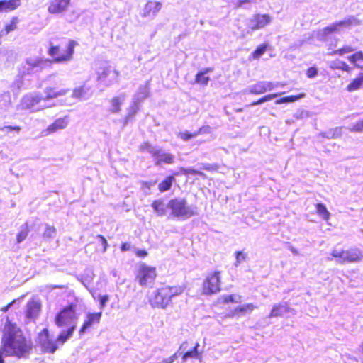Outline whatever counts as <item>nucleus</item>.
<instances>
[{"label":"nucleus","mask_w":363,"mask_h":363,"mask_svg":"<svg viewBox=\"0 0 363 363\" xmlns=\"http://www.w3.org/2000/svg\"><path fill=\"white\" fill-rule=\"evenodd\" d=\"M1 344L6 357H26L33 350L31 339L27 338L23 330L9 319L6 320Z\"/></svg>","instance_id":"nucleus-1"},{"label":"nucleus","mask_w":363,"mask_h":363,"mask_svg":"<svg viewBox=\"0 0 363 363\" xmlns=\"http://www.w3.org/2000/svg\"><path fill=\"white\" fill-rule=\"evenodd\" d=\"M75 331V325L69 326L65 330L61 331L55 340L50 338L49 330L47 328H43L38 334L39 345L43 352L53 354L58 349V345H64Z\"/></svg>","instance_id":"nucleus-2"},{"label":"nucleus","mask_w":363,"mask_h":363,"mask_svg":"<svg viewBox=\"0 0 363 363\" xmlns=\"http://www.w3.org/2000/svg\"><path fill=\"white\" fill-rule=\"evenodd\" d=\"M184 291L182 286H163L158 288L150 297L152 307L166 308L172 303V298L181 295Z\"/></svg>","instance_id":"nucleus-3"},{"label":"nucleus","mask_w":363,"mask_h":363,"mask_svg":"<svg viewBox=\"0 0 363 363\" xmlns=\"http://www.w3.org/2000/svg\"><path fill=\"white\" fill-rule=\"evenodd\" d=\"M77 44L73 40H69L64 46L51 44L48 49V54L51 57V64L65 63L72 60Z\"/></svg>","instance_id":"nucleus-4"},{"label":"nucleus","mask_w":363,"mask_h":363,"mask_svg":"<svg viewBox=\"0 0 363 363\" xmlns=\"http://www.w3.org/2000/svg\"><path fill=\"white\" fill-rule=\"evenodd\" d=\"M77 311V304L74 303H69L60 308L54 317V323L56 326L58 328H68L72 325H74L76 329L77 320L78 319Z\"/></svg>","instance_id":"nucleus-5"},{"label":"nucleus","mask_w":363,"mask_h":363,"mask_svg":"<svg viewBox=\"0 0 363 363\" xmlns=\"http://www.w3.org/2000/svg\"><path fill=\"white\" fill-rule=\"evenodd\" d=\"M157 277V268L145 262L140 263L135 274V280L140 286L146 287L154 284Z\"/></svg>","instance_id":"nucleus-6"},{"label":"nucleus","mask_w":363,"mask_h":363,"mask_svg":"<svg viewBox=\"0 0 363 363\" xmlns=\"http://www.w3.org/2000/svg\"><path fill=\"white\" fill-rule=\"evenodd\" d=\"M331 255L340 263H357L363 259V252L358 247H351L347 250L334 248L331 252Z\"/></svg>","instance_id":"nucleus-7"},{"label":"nucleus","mask_w":363,"mask_h":363,"mask_svg":"<svg viewBox=\"0 0 363 363\" xmlns=\"http://www.w3.org/2000/svg\"><path fill=\"white\" fill-rule=\"evenodd\" d=\"M51 66V61L47 58H28L25 64L22 65L18 69V77L23 78L26 75L31 74L34 69L43 71Z\"/></svg>","instance_id":"nucleus-8"},{"label":"nucleus","mask_w":363,"mask_h":363,"mask_svg":"<svg viewBox=\"0 0 363 363\" xmlns=\"http://www.w3.org/2000/svg\"><path fill=\"white\" fill-rule=\"evenodd\" d=\"M167 207L174 217L189 218L196 214V212L187 205L186 199L174 198L169 201Z\"/></svg>","instance_id":"nucleus-9"},{"label":"nucleus","mask_w":363,"mask_h":363,"mask_svg":"<svg viewBox=\"0 0 363 363\" xmlns=\"http://www.w3.org/2000/svg\"><path fill=\"white\" fill-rule=\"evenodd\" d=\"M221 272L213 271L208 273L202 284V293L205 295H212L221 290Z\"/></svg>","instance_id":"nucleus-10"},{"label":"nucleus","mask_w":363,"mask_h":363,"mask_svg":"<svg viewBox=\"0 0 363 363\" xmlns=\"http://www.w3.org/2000/svg\"><path fill=\"white\" fill-rule=\"evenodd\" d=\"M44 101L43 96L38 94H29L24 96L21 101L23 109L34 112L42 109L40 102Z\"/></svg>","instance_id":"nucleus-11"},{"label":"nucleus","mask_w":363,"mask_h":363,"mask_svg":"<svg viewBox=\"0 0 363 363\" xmlns=\"http://www.w3.org/2000/svg\"><path fill=\"white\" fill-rule=\"evenodd\" d=\"M72 0H50L48 4V12L52 15L66 12L71 5Z\"/></svg>","instance_id":"nucleus-12"},{"label":"nucleus","mask_w":363,"mask_h":363,"mask_svg":"<svg viewBox=\"0 0 363 363\" xmlns=\"http://www.w3.org/2000/svg\"><path fill=\"white\" fill-rule=\"evenodd\" d=\"M102 316L101 312L88 313L86 318L79 330V335L85 334L91 327L100 323Z\"/></svg>","instance_id":"nucleus-13"},{"label":"nucleus","mask_w":363,"mask_h":363,"mask_svg":"<svg viewBox=\"0 0 363 363\" xmlns=\"http://www.w3.org/2000/svg\"><path fill=\"white\" fill-rule=\"evenodd\" d=\"M188 342H184L179 348L177 352L182 351V359L183 362H186L188 359H196L199 360L202 359V352L198 350L199 347V343L196 342L194 347L187 351H184L187 347Z\"/></svg>","instance_id":"nucleus-14"},{"label":"nucleus","mask_w":363,"mask_h":363,"mask_svg":"<svg viewBox=\"0 0 363 363\" xmlns=\"http://www.w3.org/2000/svg\"><path fill=\"white\" fill-rule=\"evenodd\" d=\"M272 18L267 13H255L250 19V29L256 30L264 28L266 26L270 23Z\"/></svg>","instance_id":"nucleus-15"},{"label":"nucleus","mask_w":363,"mask_h":363,"mask_svg":"<svg viewBox=\"0 0 363 363\" xmlns=\"http://www.w3.org/2000/svg\"><path fill=\"white\" fill-rule=\"evenodd\" d=\"M151 156L155 160V164L160 166L162 164H172L174 162V157L169 152H164L161 149L150 150Z\"/></svg>","instance_id":"nucleus-16"},{"label":"nucleus","mask_w":363,"mask_h":363,"mask_svg":"<svg viewBox=\"0 0 363 363\" xmlns=\"http://www.w3.org/2000/svg\"><path fill=\"white\" fill-rule=\"evenodd\" d=\"M69 91V89H58L57 86H48L43 92L44 96L43 99L44 101H50L59 97L66 95Z\"/></svg>","instance_id":"nucleus-17"},{"label":"nucleus","mask_w":363,"mask_h":363,"mask_svg":"<svg viewBox=\"0 0 363 363\" xmlns=\"http://www.w3.org/2000/svg\"><path fill=\"white\" fill-rule=\"evenodd\" d=\"M162 9V3L157 1H147L143 9V17L155 16Z\"/></svg>","instance_id":"nucleus-18"},{"label":"nucleus","mask_w":363,"mask_h":363,"mask_svg":"<svg viewBox=\"0 0 363 363\" xmlns=\"http://www.w3.org/2000/svg\"><path fill=\"white\" fill-rule=\"evenodd\" d=\"M68 123V116L57 118L53 123L47 127L44 132H45L46 135L53 134L60 130L65 129L67 126Z\"/></svg>","instance_id":"nucleus-19"},{"label":"nucleus","mask_w":363,"mask_h":363,"mask_svg":"<svg viewBox=\"0 0 363 363\" xmlns=\"http://www.w3.org/2000/svg\"><path fill=\"white\" fill-rule=\"evenodd\" d=\"M41 311V303L38 300L29 301L26 306V317L28 318H36Z\"/></svg>","instance_id":"nucleus-20"},{"label":"nucleus","mask_w":363,"mask_h":363,"mask_svg":"<svg viewBox=\"0 0 363 363\" xmlns=\"http://www.w3.org/2000/svg\"><path fill=\"white\" fill-rule=\"evenodd\" d=\"M289 303L288 302L274 304L269 314V318L280 317L290 311Z\"/></svg>","instance_id":"nucleus-21"},{"label":"nucleus","mask_w":363,"mask_h":363,"mask_svg":"<svg viewBox=\"0 0 363 363\" xmlns=\"http://www.w3.org/2000/svg\"><path fill=\"white\" fill-rule=\"evenodd\" d=\"M275 86L272 82H260L254 84L250 89V92L254 94H261L274 89Z\"/></svg>","instance_id":"nucleus-22"},{"label":"nucleus","mask_w":363,"mask_h":363,"mask_svg":"<svg viewBox=\"0 0 363 363\" xmlns=\"http://www.w3.org/2000/svg\"><path fill=\"white\" fill-rule=\"evenodd\" d=\"M20 5L21 0H0V13L13 11Z\"/></svg>","instance_id":"nucleus-23"},{"label":"nucleus","mask_w":363,"mask_h":363,"mask_svg":"<svg viewBox=\"0 0 363 363\" xmlns=\"http://www.w3.org/2000/svg\"><path fill=\"white\" fill-rule=\"evenodd\" d=\"M19 22L20 19L18 16H12L10 21L8 23H6L4 28L0 31V37L6 36L11 32L16 30L18 28Z\"/></svg>","instance_id":"nucleus-24"},{"label":"nucleus","mask_w":363,"mask_h":363,"mask_svg":"<svg viewBox=\"0 0 363 363\" xmlns=\"http://www.w3.org/2000/svg\"><path fill=\"white\" fill-rule=\"evenodd\" d=\"M362 86L363 72H360L347 85L346 89L349 92H352L359 90Z\"/></svg>","instance_id":"nucleus-25"},{"label":"nucleus","mask_w":363,"mask_h":363,"mask_svg":"<svg viewBox=\"0 0 363 363\" xmlns=\"http://www.w3.org/2000/svg\"><path fill=\"white\" fill-rule=\"evenodd\" d=\"M177 173H174L172 175L167 176L159 184H158V190L160 192L163 193L169 191L173 183L175 182L174 176L177 175Z\"/></svg>","instance_id":"nucleus-26"},{"label":"nucleus","mask_w":363,"mask_h":363,"mask_svg":"<svg viewBox=\"0 0 363 363\" xmlns=\"http://www.w3.org/2000/svg\"><path fill=\"white\" fill-rule=\"evenodd\" d=\"M213 70L212 67H207L203 71L199 72L195 76V82L202 86H206L210 80V78L206 74Z\"/></svg>","instance_id":"nucleus-27"},{"label":"nucleus","mask_w":363,"mask_h":363,"mask_svg":"<svg viewBox=\"0 0 363 363\" xmlns=\"http://www.w3.org/2000/svg\"><path fill=\"white\" fill-rule=\"evenodd\" d=\"M242 297L239 294H230L222 296L218 301L222 304H229V303H239L241 302Z\"/></svg>","instance_id":"nucleus-28"},{"label":"nucleus","mask_w":363,"mask_h":363,"mask_svg":"<svg viewBox=\"0 0 363 363\" xmlns=\"http://www.w3.org/2000/svg\"><path fill=\"white\" fill-rule=\"evenodd\" d=\"M151 206L159 216H163L166 213V206L162 199L154 200L151 203Z\"/></svg>","instance_id":"nucleus-29"},{"label":"nucleus","mask_w":363,"mask_h":363,"mask_svg":"<svg viewBox=\"0 0 363 363\" xmlns=\"http://www.w3.org/2000/svg\"><path fill=\"white\" fill-rule=\"evenodd\" d=\"M348 61L357 68H360L358 65L359 62H363V52L362 50L357 51L347 57Z\"/></svg>","instance_id":"nucleus-30"},{"label":"nucleus","mask_w":363,"mask_h":363,"mask_svg":"<svg viewBox=\"0 0 363 363\" xmlns=\"http://www.w3.org/2000/svg\"><path fill=\"white\" fill-rule=\"evenodd\" d=\"M316 213L319 216H320L323 220H328L330 218V213L328 211L326 206L322 203H318L315 205Z\"/></svg>","instance_id":"nucleus-31"},{"label":"nucleus","mask_w":363,"mask_h":363,"mask_svg":"<svg viewBox=\"0 0 363 363\" xmlns=\"http://www.w3.org/2000/svg\"><path fill=\"white\" fill-rule=\"evenodd\" d=\"M30 232V228L26 223L21 226L20 231L16 235V242L21 243L26 239Z\"/></svg>","instance_id":"nucleus-32"},{"label":"nucleus","mask_w":363,"mask_h":363,"mask_svg":"<svg viewBox=\"0 0 363 363\" xmlns=\"http://www.w3.org/2000/svg\"><path fill=\"white\" fill-rule=\"evenodd\" d=\"M257 307L253 303H246L236 307L238 316L251 313Z\"/></svg>","instance_id":"nucleus-33"},{"label":"nucleus","mask_w":363,"mask_h":363,"mask_svg":"<svg viewBox=\"0 0 363 363\" xmlns=\"http://www.w3.org/2000/svg\"><path fill=\"white\" fill-rule=\"evenodd\" d=\"M110 102V112L113 113H118L121 111V106L122 104V101L120 99V98L118 96H115L111 99Z\"/></svg>","instance_id":"nucleus-34"},{"label":"nucleus","mask_w":363,"mask_h":363,"mask_svg":"<svg viewBox=\"0 0 363 363\" xmlns=\"http://www.w3.org/2000/svg\"><path fill=\"white\" fill-rule=\"evenodd\" d=\"M180 172L184 175H199L203 177V179H206L207 177L206 174H204L203 172L196 170L193 168L181 167Z\"/></svg>","instance_id":"nucleus-35"},{"label":"nucleus","mask_w":363,"mask_h":363,"mask_svg":"<svg viewBox=\"0 0 363 363\" xmlns=\"http://www.w3.org/2000/svg\"><path fill=\"white\" fill-rule=\"evenodd\" d=\"M278 95H279L278 93L265 95V96L261 97L260 99H259L258 100L251 102L250 104L247 105V107L254 106L260 104L262 103L268 101L272 100V99L277 97Z\"/></svg>","instance_id":"nucleus-36"},{"label":"nucleus","mask_w":363,"mask_h":363,"mask_svg":"<svg viewBox=\"0 0 363 363\" xmlns=\"http://www.w3.org/2000/svg\"><path fill=\"white\" fill-rule=\"evenodd\" d=\"M267 44L262 43L260 44L259 46L257 47V48L252 52V57L253 59H258L260 57L261 55H262L267 49Z\"/></svg>","instance_id":"nucleus-37"},{"label":"nucleus","mask_w":363,"mask_h":363,"mask_svg":"<svg viewBox=\"0 0 363 363\" xmlns=\"http://www.w3.org/2000/svg\"><path fill=\"white\" fill-rule=\"evenodd\" d=\"M353 50L354 49L352 46L345 45L341 48L333 50L330 55L342 56L344 55L345 54L352 52H353Z\"/></svg>","instance_id":"nucleus-38"},{"label":"nucleus","mask_w":363,"mask_h":363,"mask_svg":"<svg viewBox=\"0 0 363 363\" xmlns=\"http://www.w3.org/2000/svg\"><path fill=\"white\" fill-rule=\"evenodd\" d=\"M355 21L356 20L354 17H350L347 19L337 21L336 23L341 30L343 28H350L355 23Z\"/></svg>","instance_id":"nucleus-39"},{"label":"nucleus","mask_w":363,"mask_h":363,"mask_svg":"<svg viewBox=\"0 0 363 363\" xmlns=\"http://www.w3.org/2000/svg\"><path fill=\"white\" fill-rule=\"evenodd\" d=\"M88 88L86 87L85 85H82L79 87H77L73 90L72 97L75 99H80L85 96L86 91H88Z\"/></svg>","instance_id":"nucleus-40"},{"label":"nucleus","mask_w":363,"mask_h":363,"mask_svg":"<svg viewBox=\"0 0 363 363\" xmlns=\"http://www.w3.org/2000/svg\"><path fill=\"white\" fill-rule=\"evenodd\" d=\"M339 31H340V29L336 22L333 23L323 28V33L325 35H330Z\"/></svg>","instance_id":"nucleus-41"},{"label":"nucleus","mask_w":363,"mask_h":363,"mask_svg":"<svg viewBox=\"0 0 363 363\" xmlns=\"http://www.w3.org/2000/svg\"><path fill=\"white\" fill-rule=\"evenodd\" d=\"M332 69H340L345 72H350L352 68L349 66L345 62L340 61L339 62L338 65H333L330 66Z\"/></svg>","instance_id":"nucleus-42"},{"label":"nucleus","mask_w":363,"mask_h":363,"mask_svg":"<svg viewBox=\"0 0 363 363\" xmlns=\"http://www.w3.org/2000/svg\"><path fill=\"white\" fill-rule=\"evenodd\" d=\"M139 110V106L138 104H135L134 105L131 106L129 109L128 112L125 116V121H130L134 118V116L136 115Z\"/></svg>","instance_id":"nucleus-43"},{"label":"nucleus","mask_w":363,"mask_h":363,"mask_svg":"<svg viewBox=\"0 0 363 363\" xmlns=\"http://www.w3.org/2000/svg\"><path fill=\"white\" fill-rule=\"evenodd\" d=\"M196 136H197L196 132L191 133L188 131H184V132H180L178 134V137L180 139H182L183 141H189Z\"/></svg>","instance_id":"nucleus-44"},{"label":"nucleus","mask_w":363,"mask_h":363,"mask_svg":"<svg viewBox=\"0 0 363 363\" xmlns=\"http://www.w3.org/2000/svg\"><path fill=\"white\" fill-rule=\"evenodd\" d=\"M21 130V127L19 125H5L1 128V131L9 133L11 131L19 133Z\"/></svg>","instance_id":"nucleus-45"},{"label":"nucleus","mask_w":363,"mask_h":363,"mask_svg":"<svg viewBox=\"0 0 363 363\" xmlns=\"http://www.w3.org/2000/svg\"><path fill=\"white\" fill-rule=\"evenodd\" d=\"M351 131L362 133L363 132V118L357 121L351 128Z\"/></svg>","instance_id":"nucleus-46"},{"label":"nucleus","mask_w":363,"mask_h":363,"mask_svg":"<svg viewBox=\"0 0 363 363\" xmlns=\"http://www.w3.org/2000/svg\"><path fill=\"white\" fill-rule=\"evenodd\" d=\"M306 96V94L305 93H300L298 94H296V95H291V96H286L287 98V102L288 103H291V102H294L297 100H299L301 99H303Z\"/></svg>","instance_id":"nucleus-47"},{"label":"nucleus","mask_w":363,"mask_h":363,"mask_svg":"<svg viewBox=\"0 0 363 363\" xmlns=\"http://www.w3.org/2000/svg\"><path fill=\"white\" fill-rule=\"evenodd\" d=\"M318 74V69L315 66L308 67L306 70V76L308 78H313Z\"/></svg>","instance_id":"nucleus-48"},{"label":"nucleus","mask_w":363,"mask_h":363,"mask_svg":"<svg viewBox=\"0 0 363 363\" xmlns=\"http://www.w3.org/2000/svg\"><path fill=\"white\" fill-rule=\"evenodd\" d=\"M56 229L54 227H48L44 231L43 236L45 238H50L55 233Z\"/></svg>","instance_id":"nucleus-49"},{"label":"nucleus","mask_w":363,"mask_h":363,"mask_svg":"<svg viewBox=\"0 0 363 363\" xmlns=\"http://www.w3.org/2000/svg\"><path fill=\"white\" fill-rule=\"evenodd\" d=\"M139 150L141 152L148 151L150 153V150H155L151 144L149 142H144L139 146Z\"/></svg>","instance_id":"nucleus-50"},{"label":"nucleus","mask_w":363,"mask_h":363,"mask_svg":"<svg viewBox=\"0 0 363 363\" xmlns=\"http://www.w3.org/2000/svg\"><path fill=\"white\" fill-rule=\"evenodd\" d=\"M109 300V296L107 294L99 296L98 301L101 308L105 307L107 301Z\"/></svg>","instance_id":"nucleus-51"},{"label":"nucleus","mask_w":363,"mask_h":363,"mask_svg":"<svg viewBox=\"0 0 363 363\" xmlns=\"http://www.w3.org/2000/svg\"><path fill=\"white\" fill-rule=\"evenodd\" d=\"M235 257H236V263L239 264L241 262H242V261L246 259L247 254L244 253L242 251H238L235 253Z\"/></svg>","instance_id":"nucleus-52"},{"label":"nucleus","mask_w":363,"mask_h":363,"mask_svg":"<svg viewBox=\"0 0 363 363\" xmlns=\"http://www.w3.org/2000/svg\"><path fill=\"white\" fill-rule=\"evenodd\" d=\"M97 238L99 239V240L102 245V252H106L107 250V247H108V242H107L106 239L103 235H98Z\"/></svg>","instance_id":"nucleus-53"},{"label":"nucleus","mask_w":363,"mask_h":363,"mask_svg":"<svg viewBox=\"0 0 363 363\" xmlns=\"http://www.w3.org/2000/svg\"><path fill=\"white\" fill-rule=\"evenodd\" d=\"M203 169L204 170L208 171V172H216L218 169V164H206L203 166Z\"/></svg>","instance_id":"nucleus-54"},{"label":"nucleus","mask_w":363,"mask_h":363,"mask_svg":"<svg viewBox=\"0 0 363 363\" xmlns=\"http://www.w3.org/2000/svg\"><path fill=\"white\" fill-rule=\"evenodd\" d=\"M178 357V352H175L172 356L164 358L162 360L160 363H174V362L177 359Z\"/></svg>","instance_id":"nucleus-55"},{"label":"nucleus","mask_w":363,"mask_h":363,"mask_svg":"<svg viewBox=\"0 0 363 363\" xmlns=\"http://www.w3.org/2000/svg\"><path fill=\"white\" fill-rule=\"evenodd\" d=\"M211 130V127L209 125H203L198 129L197 131H196V135H201V134H206L208 133Z\"/></svg>","instance_id":"nucleus-56"},{"label":"nucleus","mask_w":363,"mask_h":363,"mask_svg":"<svg viewBox=\"0 0 363 363\" xmlns=\"http://www.w3.org/2000/svg\"><path fill=\"white\" fill-rule=\"evenodd\" d=\"M135 254L138 257H146L149 253L145 249H138L135 251Z\"/></svg>","instance_id":"nucleus-57"},{"label":"nucleus","mask_w":363,"mask_h":363,"mask_svg":"<svg viewBox=\"0 0 363 363\" xmlns=\"http://www.w3.org/2000/svg\"><path fill=\"white\" fill-rule=\"evenodd\" d=\"M225 318H235V317H239L238 314L237 308H235L233 310L230 311L225 315Z\"/></svg>","instance_id":"nucleus-58"},{"label":"nucleus","mask_w":363,"mask_h":363,"mask_svg":"<svg viewBox=\"0 0 363 363\" xmlns=\"http://www.w3.org/2000/svg\"><path fill=\"white\" fill-rule=\"evenodd\" d=\"M16 299H13L12 300L11 302H9L7 305H6L5 306L2 307L1 308V311L4 313H6L9 308L16 302Z\"/></svg>","instance_id":"nucleus-59"},{"label":"nucleus","mask_w":363,"mask_h":363,"mask_svg":"<svg viewBox=\"0 0 363 363\" xmlns=\"http://www.w3.org/2000/svg\"><path fill=\"white\" fill-rule=\"evenodd\" d=\"M130 249V245L129 243L123 242L121 245V250L123 251V252L127 251V250H128Z\"/></svg>","instance_id":"nucleus-60"},{"label":"nucleus","mask_w":363,"mask_h":363,"mask_svg":"<svg viewBox=\"0 0 363 363\" xmlns=\"http://www.w3.org/2000/svg\"><path fill=\"white\" fill-rule=\"evenodd\" d=\"M275 103H276L277 104H284V103H288V102H287V98H286V96L281 97V98H280V99H277V100L275 101Z\"/></svg>","instance_id":"nucleus-61"},{"label":"nucleus","mask_w":363,"mask_h":363,"mask_svg":"<svg viewBox=\"0 0 363 363\" xmlns=\"http://www.w3.org/2000/svg\"><path fill=\"white\" fill-rule=\"evenodd\" d=\"M4 352L3 351V348L1 347V350H0V363H4Z\"/></svg>","instance_id":"nucleus-62"},{"label":"nucleus","mask_w":363,"mask_h":363,"mask_svg":"<svg viewBox=\"0 0 363 363\" xmlns=\"http://www.w3.org/2000/svg\"><path fill=\"white\" fill-rule=\"evenodd\" d=\"M291 251L295 255H297L298 253V250L294 247H291Z\"/></svg>","instance_id":"nucleus-63"},{"label":"nucleus","mask_w":363,"mask_h":363,"mask_svg":"<svg viewBox=\"0 0 363 363\" xmlns=\"http://www.w3.org/2000/svg\"><path fill=\"white\" fill-rule=\"evenodd\" d=\"M362 354L363 355V344L362 345Z\"/></svg>","instance_id":"nucleus-64"}]
</instances>
